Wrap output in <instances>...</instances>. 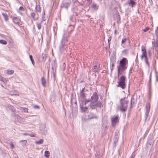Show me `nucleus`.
<instances>
[{"label": "nucleus", "mask_w": 158, "mask_h": 158, "mask_svg": "<svg viewBox=\"0 0 158 158\" xmlns=\"http://www.w3.org/2000/svg\"><path fill=\"white\" fill-rule=\"evenodd\" d=\"M130 158H134V157L133 156V155H132Z\"/></svg>", "instance_id": "54"}, {"label": "nucleus", "mask_w": 158, "mask_h": 158, "mask_svg": "<svg viewBox=\"0 0 158 158\" xmlns=\"http://www.w3.org/2000/svg\"><path fill=\"white\" fill-rule=\"evenodd\" d=\"M114 63H113L111 64V65L110 66V68L111 73H112V71L113 69V67H114Z\"/></svg>", "instance_id": "36"}, {"label": "nucleus", "mask_w": 158, "mask_h": 158, "mask_svg": "<svg viewBox=\"0 0 158 158\" xmlns=\"http://www.w3.org/2000/svg\"><path fill=\"white\" fill-rule=\"evenodd\" d=\"M135 99L133 98H131V106H132L135 103Z\"/></svg>", "instance_id": "30"}, {"label": "nucleus", "mask_w": 158, "mask_h": 158, "mask_svg": "<svg viewBox=\"0 0 158 158\" xmlns=\"http://www.w3.org/2000/svg\"><path fill=\"white\" fill-rule=\"evenodd\" d=\"M149 29V27H146L143 30V31L144 32H146Z\"/></svg>", "instance_id": "42"}, {"label": "nucleus", "mask_w": 158, "mask_h": 158, "mask_svg": "<svg viewBox=\"0 0 158 158\" xmlns=\"http://www.w3.org/2000/svg\"><path fill=\"white\" fill-rule=\"evenodd\" d=\"M29 135H30L31 137H33L35 136V135L34 134H29Z\"/></svg>", "instance_id": "47"}, {"label": "nucleus", "mask_w": 158, "mask_h": 158, "mask_svg": "<svg viewBox=\"0 0 158 158\" xmlns=\"http://www.w3.org/2000/svg\"><path fill=\"white\" fill-rule=\"evenodd\" d=\"M127 50L126 49H125L124 51H123V52H126L127 51Z\"/></svg>", "instance_id": "53"}, {"label": "nucleus", "mask_w": 158, "mask_h": 158, "mask_svg": "<svg viewBox=\"0 0 158 158\" xmlns=\"http://www.w3.org/2000/svg\"><path fill=\"white\" fill-rule=\"evenodd\" d=\"M137 58V55L136 56V59Z\"/></svg>", "instance_id": "61"}, {"label": "nucleus", "mask_w": 158, "mask_h": 158, "mask_svg": "<svg viewBox=\"0 0 158 158\" xmlns=\"http://www.w3.org/2000/svg\"><path fill=\"white\" fill-rule=\"evenodd\" d=\"M96 107H98L101 108L102 107L103 105L101 101H99L96 102Z\"/></svg>", "instance_id": "21"}, {"label": "nucleus", "mask_w": 158, "mask_h": 158, "mask_svg": "<svg viewBox=\"0 0 158 158\" xmlns=\"http://www.w3.org/2000/svg\"><path fill=\"white\" fill-rule=\"evenodd\" d=\"M41 23H42L41 22H40V23H36L37 28H38V29L39 30H40L41 28Z\"/></svg>", "instance_id": "25"}, {"label": "nucleus", "mask_w": 158, "mask_h": 158, "mask_svg": "<svg viewBox=\"0 0 158 158\" xmlns=\"http://www.w3.org/2000/svg\"><path fill=\"white\" fill-rule=\"evenodd\" d=\"M45 21V20L43 18V17L42 20L41 21V23H42L43 22V21Z\"/></svg>", "instance_id": "48"}, {"label": "nucleus", "mask_w": 158, "mask_h": 158, "mask_svg": "<svg viewBox=\"0 0 158 158\" xmlns=\"http://www.w3.org/2000/svg\"><path fill=\"white\" fill-rule=\"evenodd\" d=\"M24 135H29V134H27V133H25L24 134Z\"/></svg>", "instance_id": "52"}, {"label": "nucleus", "mask_w": 158, "mask_h": 158, "mask_svg": "<svg viewBox=\"0 0 158 158\" xmlns=\"http://www.w3.org/2000/svg\"><path fill=\"white\" fill-rule=\"evenodd\" d=\"M24 142V144L25 145H26V143H27V142L25 140H20L19 141V143H21V142Z\"/></svg>", "instance_id": "44"}, {"label": "nucleus", "mask_w": 158, "mask_h": 158, "mask_svg": "<svg viewBox=\"0 0 158 158\" xmlns=\"http://www.w3.org/2000/svg\"><path fill=\"white\" fill-rule=\"evenodd\" d=\"M31 16L33 19L35 20H37L38 19V17H36V14L34 12H32L31 14Z\"/></svg>", "instance_id": "18"}, {"label": "nucleus", "mask_w": 158, "mask_h": 158, "mask_svg": "<svg viewBox=\"0 0 158 158\" xmlns=\"http://www.w3.org/2000/svg\"><path fill=\"white\" fill-rule=\"evenodd\" d=\"M19 9L20 10H22V11H24L25 10L24 8L22 6H20L19 8Z\"/></svg>", "instance_id": "43"}, {"label": "nucleus", "mask_w": 158, "mask_h": 158, "mask_svg": "<svg viewBox=\"0 0 158 158\" xmlns=\"http://www.w3.org/2000/svg\"><path fill=\"white\" fill-rule=\"evenodd\" d=\"M35 10L37 11H39L40 10V7L39 6H36L35 7Z\"/></svg>", "instance_id": "37"}, {"label": "nucleus", "mask_w": 158, "mask_h": 158, "mask_svg": "<svg viewBox=\"0 0 158 158\" xmlns=\"http://www.w3.org/2000/svg\"><path fill=\"white\" fill-rule=\"evenodd\" d=\"M148 55L149 56H151V53H150V51H149L148 52Z\"/></svg>", "instance_id": "51"}, {"label": "nucleus", "mask_w": 158, "mask_h": 158, "mask_svg": "<svg viewBox=\"0 0 158 158\" xmlns=\"http://www.w3.org/2000/svg\"><path fill=\"white\" fill-rule=\"evenodd\" d=\"M127 40V39L126 38H124V39H122L121 43L122 44L124 43Z\"/></svg>", "instance_id": "39"}, {"label": "nucleus", "mask_w": 158, "mask_h": 158, "mask_svg": "<svg viewBox=\"0 0 158 158\" xmlns=\"http://www.w3.org/2000/svg\"><path fill=\"white\" fill-rule=\"evenodd\" d=\"M71 3V2L70 0H64L61 4V7L67 10L69 7Z\"/></svg>", "instance_id": "6"}, {"label": "nucleus", "mask_w": 158, "mask_h": 158, "mask_svg": "<svg viewBox=\"0 0 158 158\" xmlns=\"http://www.w3.org/2000/svg\"><path fill=\"white\" fill-rule=\"evenodd\" d=\"M0 80L3 81L5 83H6L7 82V80L1 76L0 77Z\"/></svg>", "instance_id": "28"}, {"label": "nucleus", "mask_w": 158, "mask_h": 158, "mask_svg": "<svg viewBox=\"0 0 158 158\" xmlns=\"http://www.w3.org/2000/svg\"><path fill=\"white\" fill-rule=\"evenodd\" d=\"M96 102L94 101H91L89 105V107L92 109H95L96 107Z\"/></svg>", "instance_id": "14"}, {"label": "nucleus", "mask_w": 158, "mask_h": 158, "mask_svg": "<svg viewBox=\"0 0 158 158\" xmlns=\"http://www.w3.org/2000/svg\"><path fill=\"white\" fill-rule=\"evenodd\" d=\"M128 64V60L126 58H123L120 61L119 65L117 66L118 75L121 74L122 72L127 68V64Z\"/></svg>", "instance_id": "2"}, {"label": "nucleus", "mask_w": 158, "mask_h": 158, "mask_svg": "<svg viewBox=\"0 0 158 158\" xmlns=\"http://www.w3.org/2000/svg\"><path fill=\"white\" fill-rule=\"evenodd\" d=\"M90 101H91V99H85V102H84L85 104V105H86L87 103Z\"/></svg>", "instance_id": "38"}, {"label": "nucleus", "mask_w": 158, "mask_h": 158, "mask_svg": "<svg viewBox=\"0 0 158 158\" xmlns=\"http://www.w3.org/2000/svg\"><path fill=\"white\" fill-rule=\"evenodd\" d=\"M6 73L8 75H10L14 73V71L13 70H7L6 71Z\"/></svg>", "instance_id": "26"}, {"label": "nucleus", "mask_w": 158, "mask_h": 158, "mask_svg": "<svg viewBox=\"0 0 158 158\" xmlns=\"http://www.w3.org/2000/svg\"><path fill=\"white\" fill-rule=\"evenodd\" d=\"M158 40H156V42L153 43L152 42L153 45V49L155 50L157 52V53L158 52Z\"/></svg>", "instance_id": "11"}, {"label": "nucleus", "mask_w": 158, "mask_h": 158, "mask_svg": "<svg viewBox=\"0 0 158 158\" xmlns=\"http://www.w3.org/2000/svg\"><path fill=\"white\" fill-rule=\"evenodd\" d=\"M7 42L4 40H0V43L3 44H7Z\"/></svg>", "instance_id": "34"}, {"label": "nucleus", "mask_w": 158, "mask_h": 158, "mask_svg": "<svg viewBox=\"0 0 158 158\" xmlns=\"http://www.w3.org/2000/svg\"><path fill=\"white\" fill-rule=\"evenodd\" d=\"M146 110L145 113V120H146L149 114L150 109V105L149 103H147L146 105Z\"/></svg>", "instance_id": "8"}, {"label": "nucleus", "mask_w": 158, "mask_h": 158, "mask_svg": "<svg viewBox=\"0 0 158 158\" xmlns=\"http://www.w3.org/2000/svg\"><path fill=\"white\" fill-rule=\"evenodd\" d=\"M77 0H73V1L75 2H76Z\"/></svg>", "instance_id": "56"}, {"label": "nucleus", "mask_w": 158, "mask_h": 158, "mask_svg": "<svg viewBox=\"0 0 158 158\" xmlns=\"http://www.w3.org/2000/svg\"><path fill=\"white\" fill-rule=\"evenodd\" d=\"M116 31L115 30V33H116Z\"/></svg>", "instance_id": "60"}, {"label": "nucleus", "mask_w": 158, "mask_h": 158, "mask_svg": "<svg viewBox=\"0 0 158 158\" xmlns=\"http://www.w3.org/2000/svg\"><path fill=\"white\" fill-rule=\"evenodd\" d=\"M69 33L67 32L65 30L64 31V33L59 46V51L60 52H64L66 49L67 46L68 37L69 36Z\"/></svg>", "instance_id": "1"}, {"label": "nucleus", "mask_w": 158, "mask_h": 158, "mask_svg": "<svg viewBox=\"0 0 158 158\" xmlns=\"http://www.w3.org/2000/svg\"><path fill=\"white\" fill-rule=\"evenodd\" d=\"M112 125L113 126H114L119 121L118 116H114L111 118Z\"/></svg>", "instance_id": "7"}, {"label": "nucleus", "mask_w": 158, "mask_h": 158, "mask_svg": "<svg viewBox=\"0 0 158 158\" xmlns=\"http://www.w3.org/2000/svg\"><path fill=\"white\" fill-rule=\"evenodd\" d=\"M111 40V38L110 37V38H109L108 39V43Z\"/></svg>", "instance_id": "49"}, {"label": "nucleus", "mask_w": 158, "mask_h": 158, "mask_svg": "<svg viewBox=\"0 0 158 158\" xmlns=\"http://www.w3.org/2000/svg\"><path fill=\"white\" fill-rule=\"evenodd\" d=\"M16 119L20 123H22L23 122V119L19 115H17L16 117Z\"/></svg>", "instance_id": "20"}, {"label": "nucleus", "mask_w": 158, "mask_h": 158, "mask_svg": "<svg viewBox=\"0 0 158 158\" xmlns=\"http://www.w3.org/2000/svg\"><path fill=\"white\" fill-rule=\"evenodd\" d=\"M34 108L35 109H38L40 108V106L38 105H34Z\"/></svg>", "instance_id": "40"}, {"label": "nucleus", "mask_w": 158, "mask_h": 158, "mask_svg": "<svg viewBox=\"0 0 158 158\" xmlns=\"http://www.w3.org/2000/svg\"><path fill=\"white\" fill-rule=\"evenodd\" d=\"M129 101L125 98H122L120 101V104L118 106V109L121 112H125L127 109Z\"/></svg>", "instance_id": "3"}, {"label": "nucleus", "mask_w": 158, "mask_h": 158, "mask_svg": "<svg viewBox=\"0 0 158 158\" xmlns=\"http://www.w3.org/2000/svg\"><path fill=\"white\" fill-rule=\"evenodd\" d=\"M21 110H23V111L25 112V113H28V109L27 108H23V107H21Z\"/></svg>", "instance_id": "32"}, {"label": "nucleus", "mask_w": 158, "mask_h": 158, "mask_svg": "<svg viewBox=\"0 0 158 158\" xmlns=\"http://www.w3.org/2000/svg\"><path fill=\"white\" fill-rule=\"evenodd\" d=\"M77 10V8L76 7L75 8L74 10H73V9H72V11L73 12H75Z\"/></svg>", "instance_id": "45"}, {"label": "nucleus", "mask_w": 158, "mask_h": 158, "mask_svg": "<svg viewBox=\"0 0 158 158\" xmlns=\"http://www.w3.org/2000/svg\"><path fill=\"white\" fill-rule=\"evenodd\" d=\"M49 152L48 151H45V156L47 158H49L50 156Z\"/></svg>", "instance_id": "27"}, {"label": "nucleus", "mask_w": 158, "mask_h": 158, "mask_svg": "<svg viewBox=\"0 0 158 158\" xmlns=\"http://www.w3.org/2000/svg\"><path fill=\"white\" fill-rule=\"evenodd\" d=\"M85 88H83L80 92V97L82 99H85V98L86 94H85Z\"/></svg>", "instance_id": "13"}, {"label": "nucleus", "mask_w": 158, "mask_h": 158, "mask_svg": "<svg viewBox=\"0 0 158 158\" xmlns=\"http://www.w3.org/2000/svg\"><path fill=\"white\" fill-rule=\"evenodd\" d=\"M80 107L81 110L83 112H86L88 110L87 107H84L83 104H80Z\"/></svg>", "instance_id": "16"}, {"label": "nucleus", "mask_w": 158, "mask_h": 158, "mask_svg": "<svg viewBox=\"0 0 158 158\" xmlns=\"http://www.w3.org/2000/svg\"><path fill=\"white\" fill-rule=\"evenodd\" d=\"M141 50L142 52V55L141 56V58L142 59L143 58H144V61L146 64L148 66V67H149V65L148 61V57L147 56V52L145 48L142 46L141 47Z\"/></svg>", "instance_id": "5"}, {"label": "nucleus", "mask_w": 158, "mask_h": 158, "mask_svg": "<svg viewBox=\"0 0 158 158\" xmlns=\"http://www.w3.org/2000/svg\"><path fill=\"white\" fill-rule=\"evenodd\" d=\"M10 146L11 148L13 149L14 148L15 146L12 142H11L10 143Z\"/></svg>", "instance_id": "41"}, {"label": "nucleus", "mask_w": 158, "mask_h": 158, "mask_svg": "<svg viewBox=\"0 0 158 158\" xmlns=\"http://www.w3.org/2000/svg\"><path fill=\"white\" fill-rule=\"evenodd\" d=\"M44 141V140L43 139H41L39 140L35 141V143L36 144H41L43 143Z\"/></svg>", "instance_id": "23"}, {"label": "nucleus", "mask_w": 158, "mask_h": 158, "mask_svg": "<svg viewBox=\"0 0 158 158\" xmlns=\"http://www.w3.org/2000/svg\"><path fill=\"white\" fill-rule=\"evenodd\" d=\"M98 99V96L96 92H94L91 97V101L97 102Z\"/></svg>", "instance_id": "9"}, {"label": "nucleus", "mask_w": 158, "mask_h": 158, "mask_svg": "<svg viewBox=\"0 0 158 158\" xmlns=\"http://www.w3.org/2000/svg\"><path fill=\"white\" fill-rule=\"evenodd\" d=\"M63 66H64V67H65V64L64 63V64H63Z\"/></svg>", "instance_id": "55"}, {"label": "nucleus", "mask_w": 158, "mask_h": 158, "mask_svg": "<svg viewBox=\"0 0 158 158\" xmlns=\"http://www.w3.org/2000/svg\"><path fill=\"white\" fill-rule=\"evenodd\" d=\"M155 34L156 36V40H158V27H157V29L155 31Z\"/></svg>", "instance_id": "33"}, {"label": "nucleus", "mask_w": 158, "mask_h": 158, "mask_svg": "<svg viewBox=\"0 0 158 158\" xmlns=\"http://www.w3.org/2000/svg\"><path fill=\"white\" fill-rule=\"evenodd\" d=\"M93 67L92 70L96 72L98 71V70L99 69L100 65L97 62L93 63Z\"/></svg>", "instance_id": "10"}, {"label": "nucleus", "mask_w": 158, "mask_h": 158, "mask_svg": "<svg viewBox=\"0 0 158 158\" xmlns=\"http://www.w3.org/2000/svg\"><path fill=\"white\" fill-rule=\"evenodd\" d=\"M2 14L5 20L6 21H7L8 19V16L6 14V13H2Z\"/></svg>", "instance_id": "24"}, {"label": "nucleus", "mask_w": 158, "mask_h": 158, "mask_svg": "<svg viewBox=\"0 0 158 158\" xmlns=\"http://www.w3.org/2000/svg\"><path fill=\"white\" fill-rule=\"evenodd\" d=\"M41 82H42V85L44 87H45L46 81L45 79H44V77H42L41 78Z\"/></svg>", "instance_id": "22"}, {"label": "nucleus", "mask_w": 158, "mask_h": 158, "mask_svg": "<svg viewBox=\"0 0 158 158\" xmlns=\"http://www.w3.org/2000/svg\"><path fill=\"white\" fill-rule=\"evenodd\" d=\"M43 14H44V15H45L44 13H43V14H42L43 15Z\"/></svg>", "instance_id": "57"}, {"label": "nucleus", "mask_w": 158, "mask_h": 158, "mask_svg": "<svg viewBox=\"0 0 158 158\" xmlns=\"http://www.w3.org/2000/svg\"><path fill=\"white\" fill-rule=\"evenodd\" d=\"M87 1L90 3H91V2H92V0H87Z\"/></svg>", "instance_id": "50"}, {"label": "nucleus", "mask_w": 158, "mask_h": 158, "mask_svg": "<svg viewBox=\"0 0 158 158\" xmlns=\"http://www.w3.org/2000/svg\"><path fill=\"white\" fill-rule=\"evenodd\" d=\"M1 76L0 75V77Z\"/></svg>", "instance_id": "62"}, {"label": "nucleus", "mask_w": 158, "mask_h": 158, "mask_svg": "<svg viewBox=\"0 0 158 158\" xmlns=\"http://www.w3.org/2000/svg\"><path fill=\"white\" fill-rule=\"evenodd\" d=\"M125 77L123 75L122 76L118 82V85L117 86L121 88L122 89H124L126 86L125 82Z\"/></svg>", "instance_id": "4"}, {"label": "nucleus", "mask_w": 158, "mask_h": 158, "mask_svg": "<svg viewBox=\"0 0 158 158\" xmlns=\"http://www.w3.org/2000/svg\"><path fill=\"white\" fill-rule=\"evenodd\" d=\"M11 109H12V110L13 111V112L15 111V109L14 107L12 106L11 108Z\"/></svg>", "instance_id": "46"}, {"label": "nucleus", "mask_w": 158, "mask_h": 158, "mask_svg": "<svg viewBox=\"0 0 158 158\" xmlns=\"http://www.w3.org/2000/svg\"><path fill=\"white\" fill-rule=\"evenodd\" d=\"M13 22L16 24H19L20 21V20L17 17L13 18Z\"/></svg>", "instance_id": "17"}, {"label": "nucleus", "mask_w": 158, "mask_h": 158, "mask_svg": "<svg viewBox=\"0 0 158 158\" xmlns=\"http://www.w3.org/2000/svg\"><path fill=\"white\" fill-rule=\"evenodd\" d=\"M91 7L94 10H97L98 9V6L95 3L93 2L91 5Z\"/></svg>", "instance_id": "15"}, {"label": "nucleus", "mask_w": 158, "mask_h": 158, "mask_svg": "<svg viewBox=\"0 0 158 158\" xmlns=\"http://www.w3.org/2000/svg\"><path fill=\"white\" fill-rule=\"evenodd\" d=\"M97 118V117L96 115L93 113H91L89 115V119L96 118Z\"/></svg>", "instance_id": "19"}, {"label": "nucleus", "mask_w": 158, "mask_h": 158, "mask_svg": "<svg viewBox=\"0 0 158 158\" xmlns=\"http://www.w3.org/2000/svg\"><path fill=\"white\" fill-rule=\"evenodd\" d=\"M114 145L115 146H116V143L117 142V141H118V139L117 136H116L114 138Z\"/></svg>", "instance_id": "29"}, {"label": "nucleus", "mask_w": 158, "mask_h": 158, "mask_svg": "<svg viewBox=\"0 0 158 158\" xmlns=\"http://www.w3.org/2000/svg\"><path fill=\"white\" fill-rule=\"evenodd\" d=\"M43 14H44V15H45L44 13H43V14H42L43 15Z\"/></svg>", "instance_id": "58"}, {"label": "nucleus", "mask_w": 158, "mask_h": 158, "mask_svg": "<svg viewBox=\"0 0 158 158\" xmlns=\"http://www.w3.org/2000/svg\"><path fill=\"white\" fill-rule=\"evenodd\" d=\"M29 57H30V60L32 62V64H33V65H34L35 64V62H34V61L33 59L32 56L31 55H30Z\"/></svg>", "instance_id": "31"}, {"label": "nucleus", "mask_w": 158, "mask_h": 158, "mask_svg": "<svg viewBox=\"0 0 158 158\" xmlns=\"http://www.w3.org/2000/svg\"><path fill=\"white\" fill-rule=\"evenodd\" d=\"M127 4L131 7H133L136 4L134 0H128Z\"/></svg>", "instance_id": "12"}, {"label": "nucleus", "mask_w": 158, "mask_h": 158, "mask_svg": "<svg viewBox=\"0 0 158 158\" xmlns=\"http://www.w3.org/2000/svg\"><path fill=\"white\" fill-rule=\"evenodd\" d=\"M43 14H44V15H45L44 13H43V14H42L43 15Z\"/></svg>", "instance_id": "59"}, {"label": "nucleus", "mask_w": 158, "mask_h": 158, "mask_svg": "<svg viewBox=\"0 0 158 158\" xmlns=\"http://www.w3.org/2000/svg\"><path fill=\"white\" fill-rule=\"evenodd\" d=\"M155 76L156 78V81L157 82L158 81V73L157 71L155 72Z\"/></svg>", "instance_id": "35"}]
</instances>
